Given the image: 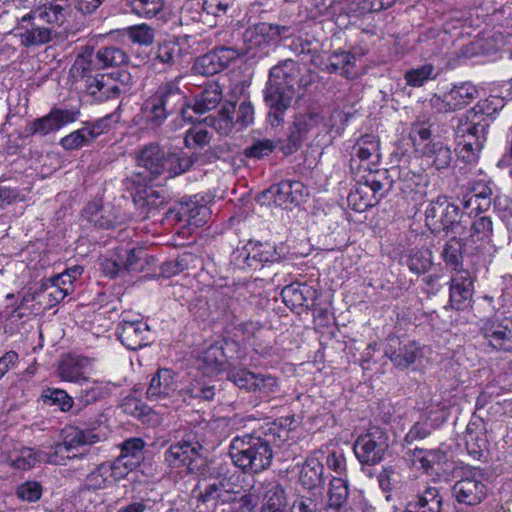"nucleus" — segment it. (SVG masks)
I'll return each mask as SVG.
<instances>
[{
	"label": "nucleus",
	"instance_id": "680f3d73",
	"mask_svg": "<svg viewBox=\"0 0 512 512\" xmlns=\"http://www.w3.org/2000/svg\"><path fill=\"white\" fill-rule=\"evenodd\" d=\"M461 117L478 127V131L480 132L478 139H480V141L478 140V143H475V148H478L481 141L487 140L488 128L492 121H488L484 114L478 113V109L475 106Z\"/></svg>",
	"mask_w": 512,
	"mask_h": 512
},
{
	"label": "nucleus",
	"instance_id": "c85d7f7f",
	"mask_svg": "<svg viewBox=\"0 0 512 512\" xmlns=\"http://www.w3.org/2000/svg\"><path fill=\"white\" fill-rule=\"evenodd\" d=\"M130 188H135V193H133L135 205L144 209L147 214L161 209L167 204L169 199L167 191L163 188L154 189L147 187V184H142L141 186L129 185L128 189Z\"/></svg>",
	"mask_w": 512,
	"mask_h": 512
},
{
	"label": "nucleus",
	"instance_id": "bb28decb",
	"mask_svg": "<svg viewBox=\"0 0 512 512\" xmlns=\"http://www.w3.org/2000/svg\"><path fill=\"white\" fill-rule=\"evenodd\" d=\"M450 303L457 310L470 306L474 293V278L468 270L454 272L450 279Z\"/></svg>",
	"mask_w": 512,
	"mask_h": 512
},
{
	"label": "nucleus",
	"instance_id": "9b49d317",
	"mask_svg": "<svg viewBox=\"0 0 512 512\" xmlns=\"http://www.w3.org/2000/svg\"><path fill=\"white\" fill-rule=\"evenodd\" d=\"M146 396L149 401L161 403L165 407L178 402L181 396L178 374L168 368L158 369L150 380Z\"/></svg>",
	"mask_w": 512,
	"mask_h": 512
},
{
	"label": "nucleus",
	"instance_id": "39448f33",
	"mask_svg": "<svg viewBox=\"0 0 512 512\" xmlns=\"http://www.w3.org/2000/svg\"><path fill=\"white\" fill-rule=\"evenodd\" d=\"M297 65L293 60H285L271 68L264 90V100L269 107L268 117L271 124L279 125L284 112L290 106L294 95L295 72Z\"/></svg>",
	"mask_w": 512,
	"mask_h": 512
},
{
	"label": "nucleus",
	"instance_id": "4be33fe9",
	"mask_svg": "<svg viewBox=\"0 0 512 512\" xmlns=\"http://www.w3.org/2000/svg\"><path fill=\"white\" fill-rule=\"evenodd\" d=\"M287 248L285 245L278 246L269 242L249 241L240 253L248 267L256 268L258 265L264 266L279 262L285 258Z\"/></svg>",
	"mask_w": 512,
	"mask_h": 512
},
{
	"label": "nucleus",
	"instance_id": "13d9d810",
	"mask_svg": "<svg viewBox=\"0 0 512 512\" xmlns=\"http://www.w3.org/2000/svg\"><path fill=\"white\" fill-rule=\"evenodd\" d=\"M387 170H370L369 174L365 178L364 185L369 186L371 193L374 196H378L379 200L384 197L385 192L391 187L392 182L386 176Z\"/></svg>",
	"mask_w": 512,
	"mask_h": 512
},
{
	"label": "nucleus",
	"instance_id": "a211bd4d",
	"mask_svg": "<svg viewBox=\"0 0 512 512\" xmlns=\"http://www.w3.org/2000/svg\"><path fill=\"white\" fill-rule=\"evenodd\" d=\"M296 31L295 24H273L261 22L246 29L243 34V41L246 45V52L268 44L278 37H291Z\"/></svg>",
	"mask_w": 512,
	"mask_h": 512
},
{
	"label": "nucleus",
	"instance_id": "b1692460",
	"mask_svg": "<svg viewBox=\"0 0 512 512\" xmlns=\"http://www.w3.org/2000/svg\"><path fill=\"white\" fill-rule=\"evenodd\" d=\"M79 115V110L53 108L47 115L30 122L25 130L29 135L45 136L75 122Z\"/></svg>",
	"mask_w": 512,
	"mask_h": 512
},
{
	"label": "nucleus",
	"instance_id": "c9c22d12",
	"mask_svg": "<svg viewBox=\"0 0 512 512\" xmlns=\"http://www.w3.org/2000/svg\"><path fill=\"white\" fill-rule=\"evenodd\" d=\"M216 342L207 347L198 359V368L203 374L212 376L217 375L227 368L223 358V351L220 350Z\"/></svg>",
	"mask_w": 512,
	"mask_h": 512
},
{
	"label": "nucleus",
	"instance_id": "a19ab883",
	"mask_svg": "<svg viewBox=\"0 0 512 512\" xmlns=\"http://www.w3.org/2000/svg\"><path fill=\"white\" fill-rule=\"evenodd\" d=\"M292 423L293 418L280 417L271 423H267L258 430L265 434L266 437L272 441V444L281 448L289 440L290 426Z\"/></svg>",
	"mask_w": 512,
	"mask_h": 512
},
{
	"label": "nucleus",
	"instance_id": "f257e3e1",
	"mask_svg": "<svg viewBox=\"0 0 512 512\" xmlns=\"http://www.w3.org/2000/svg\"><path fill=\"white\" fill-rule=\"evenodd\" d=\"M138 171L126 178V185L141 186L160 176L175 178L189 171L191 160L184 151L165 150L157 143H149L139 150L136 157Z\"/></svg>",
	"mask_w": 512,
	"mask_h": 512
},
{
	"label": "nucleus",
	"instance_id": "49530a36",
	"mask_svg": "<svg viewBox=\"0 0 512 512\" xmlns=\"http://www.w3.org/2000/svg\"><path fill=\"white\" fill-rule=\"evenodd\" d=\"M355 56L347 51L334 52L328 59L327 70L329 73H337L346 78H351L354 75L353 67L355 63Z\"/></svg>",
	"mask_w": 512,
	"mask_h": 512
},
{
	"label": "nucleus",
	"instance_id": "9d476101",
	"mask_svg": "<svg viewBox=\"0 0 512 512\" xmlns=\"http://www.w3.org/2000/svg\"><path fill=\"white\" fill-rule=\"evenodd\" d=\"M389 448V437L385 429L373 426L358 436L353 450L357 459L366 465L379 463Z\"/></svg>",
	"mask_w": 512,
	"mask_h": 512
},
{
	"label": "nucleus",
	"instance_id": "37998d69",
	"mask_svg": "<svg viewBox=\"0 0 512 512\" xmlns=\"http://www.w3.org/2000/svg\"><path fill=\"white\" fill-rule=\"evenodd\" d=\"M464 247L465 243L457 237H452L443 247L441 256L446 265L451 267L454 272L465 270L463 268Z\"/></svg>",
	"mask_w": 512,
	"mask_h": 512
},
{
	"label": "nucleus",
	"instance_id": "58836bf2",
	"mask_svg": "<svg viewBox=\"0 0 512 512\" xmlns=\"http://www.w3.org/2000/svg\"><path fill=\"white\" fill-rule=\"evenodd\" d=\"M432 260L433 255L428 248H412L401 259L410 272L417 276L428 272L433 264Z\"/></svg>",
	"mask_w": 512,
	"mask_h": 512
},
{
	"label": "nucleus",
	"instance_id": "393cba45",
	"mask_svg": "<svg viewBox=\"0 0 512 512\" xmlns=\"http://www.w3.org/2000/svg\"><path fill=\"white\" fill-rule=\"evenodd\" d=\"M477 96V88L470 82H464L454 85L442 98H432L431 102L434 107H439L440 111L452 112L470 104Z\"/></svg>",
	"mask_w": 512,
	"mask_h": 512
},
{
	"label": "nucleus",
	"instance_id": "a18cd8bd",
	"mask_svg": "<svg viewBox=\"0 0 512 512\" xmlns=\"http://www.w3.org/2000/svg\"><path fill=\"white\" fill-rule=\"evenodd\" d=\"M347 200L353 210L363 212L375 206L379 202V197L371 193L369 186L359 183L358 186L350 192Z\"/></svg>",
	"mask_w": 512,
	"mask_h": 512
},
{
	"label": "nucleus",
	"instance_id": "2f4dec72",
	"mask_svg": "<svg viewBox=\"0 0 512 512\" xmlns=\"http://www.w3.org/2000/svg\"><path fill=\"white\" fill-rule=\"evenodd\" d=\"M315 296L316 291L307 284L292 283L281 291L283 302L291 308L308 307Z\"/></svg>",
	"mask_w": 512,
	"mask_h": 512
},
{
	"label": "nucleus",
	"instance_id": "5fc2aeb1",
	"mask_svg": "<svg viewBox=\"0 0 512 512\" xmlns=\"http://www.w3.org/2000/svg\"><path fill=\"white\" fill-rule=\"evenodd\" d=\"M145 443L141 438H129L121 444V453L118 457L137 467L143 460Z\"/></svg>",
	"mask_w": 512,
	"mask_h": 512
},
{
	"label": "nucleus",
	"instance_id": "aec40b11",
	"mask_svg": "<svg viewBox=\"0 0 512 512\" xmlns=\"http://www.w3.org/2000/svg\"><path fill=\"white\" fill-rule=\"evenodd\" d=\"M44 23V18L39 15L37 10L31 11L20 19L18 29L21 32L19 36L25 47L46 44L56 36L57 32L53 28L45 27Z\"/></svg>",
	"mask_w": 512,
	"mask_h": 512
},
{
	"label": "nucleus",
	"instance_id": "f704fd0d",
	"mask_svg": "<svg viewBox=\"0 0 512 512\" xmlns=\"http://www.w3.org/2000/svg\"><path fill=\"white\" fill-rule=\"evenodd\" d=\"M89 95L98 101L118 98V89L114 84V78L108 74L95 73L94 78H89L88 85L85 86Z\"/></svg>",
	"mask_w": 512,
	"mask_h": 512
},
{
	"label": "nucleus",
	"instance_id": "69168bd1",
	"mask_svg": "<svg viewBox=\"0 0 512 512\" xmlns=\"http://www.w3.org/2000/svg\"><path fill=\"white\" fill-rule=\"evenodd\" d=\"M92 142L88 137L84 126L78 130L71 132L60 140V145L65 150H77L84 146L90 145Z\"/></svg>",
	"mask_w": 512,
	"mask_h": 512
},
{
	"label": "nucleus",
	"instance_id": "8fccbe9b",
	"mask_svg": "<svg viewBox=\"0 0 512 512\" xmlns=\"http://www.w3.org/2000/svg\"><path fill=\"white\" fill-rule=\"evenodd\" d=\"M125 6L130 9V11L143 18H153L156 17L160 12H162L164 7L163 0H124Z\"/></svg>",
	"mask_w": 512,
	"mask_h": 512
},
{
	"label": "nucleus",
	"instance_id": "cd10ccee",
	"mask_svg": "<svg viewBox=\"0 0 512 512\" xmlns=\"http://www.w3.org/2000/svg\"><path fill=\"white\" fill-rule=\"evenodd\" d=\"M420 151L426 163L439 173L451 168L454 161L453 151L442 141L429 140Z\"/></svg>",
	"mask_w": 512,
	"mask_h": 512
},
{
	"label": "nucleus",
	"instance_id": "c03bdc74",
	"mask_svg": "<svg viewBox=\"0 0 512 512\" xmlns=\"http://www.w3.org/2000/svg\"><path fill=\"white\" fill-rule=\"evenodd\" d=\"M95 57L97 64L101 68L121 66L129 60L126 51L116 45H107L99 48Z\"/></svg>",
	"mask_w": 512,
	"mask_h": 512
},
{
	"label": "nucleus",
	"instance_id": "774afa93",
	"mask_svg": "<svg viewBox=\"0 0 512 512\" xmlns=\"http://www.w3.org/2000/svg\"><path fill=\"white\" fill-rule=\"evenodd\" d=\"M258 503V497L251 493L237 494L229 502L230 512H252Z\"/></svg>",
	"mask_w": 512,
	"mask_h": 512
},
{
	"label": "nucleus",
	"instance_id": "603ef678",
	"mask_svg": "<svg viewBox=\"0 0 512 512\" xmlns=\"http://www.w3.org/2000/svg\"><path fill=\"white\" fill-rule=\"evenodd\" d=\"M41 399L44 404L57 406L62 412L72 409L74 401L68 393L58 388H46L42 391Z\"/></svg>",
	"mask_w": 512,
	"mask_h": 512
},
{
	"label": "nucleus",
	"instance_id": "1a4fd4ad",
	"mask_svg": "<svg viewBox=\"0 0 512 512\" xmlns=\"http://www.w3.org/2000/svg\"><path fill=\"white\" fill-rule=\"evenodd\" d=\"M212 138L213 133L201 124L194 125L185 132L184 145L192 151L190 154L185 152V157L192 161L189 170L195 166L213 163L219 158L210 145Z\"/></svg>",
	"mask_w": 512,
	"mask_h": 512
},
{
	"label": "nucleus",
	"instance_id": "4c0bfd02",
	"mask_svg": "<svg viewBox=\"0 0 512 512\" xmlns=\"http://www.w3.org/2000/svg\"><path fill=\"white\" fill-rule=\"evenodd\" d=\"M417 512H441L443 497L437 487H427L407 502Z\"/></svg>",
	"mask_w": 512,
	"mask_h": 512
},
{
	"label": "nucleus",
	"instance_id": "0e129e2a",
	"mask_svg": "<svg viewBox=\"0 0 512 512\" xmlns=\"http://www.w3.org/2000/svg\"><path fill=\"white\" fill-rule=\"evenodd\" d=\"M127 35L134 43L150 45L154 41L155 31L151 26L143 23L128 27Z\"/></svg>",
	"mask_w": 512,
	"mask_h": 512
},
{
	"label": "nucleus",
	"instance_id": "f3484780",
	"mask_svg": "<svg viewBox=\"0 0 512 512\" xmlns=\"http://www.w3.org/2000/svg\"><path fill=\"white\" fill-rule=\"evenodd\" d=\"M384 353L401 370L409 368L422 356V350L415 341L396 335L386 338Z\"/></svg>",
	"mask_w": 512,
	"mask_h": 512
},
{
	"label": "nucleus",
	"instance_id": "412c9836",
	"mask_svg": "<svg viewBox=\"0 0 512 512\" xmlns=\"http://www.w3.org/2000/svg\"><path fill=\"white\" fill-rule=\"evenodd\" d=\"M149 326L140 318L132 319L129 313H122L116 334L119 341L129 350H137L148 344Z\"/></svg>",
	"mask_w": 512,
	"mask_h": 512
},
{
	"label": "nucleus",
	"instance_id": "6ab92c4d",
	"mask_svg": "<svg viewBox=\"0 0 512 512\" xmlns=\"http://www.w3.org/2000/svg\"><path fill=\"white\" fill-rule=\"evenodd\" d=\"M492 185V181L484 178L473 179L468 182L462 206L469 215L486 212L491 204L496 202L497 197L493 195Z\"/></svg>",
	"mask_w": 512,
	"mask_h": 512
},
{
	"label": "nucleus",
	"instance_id": "79ce46f5",
	"mask_svg": "<svg viewBox=\"0 0 512 512\" xmlns=\"http://www.w3.org/2000/svg\"><path fill=\"white\" fill-rule=\"evenodd\" d=\"M221 99L222 91L220 86L217 83H211L195 96L194 104L190 108L195 113L203 114L216 108Z\"/></svg>",
	"mask_w": 512,
	"mask_h": 512
},
{
	"label": "nucleus",
	"instance_id": "c756f323",
	"mask_svg": "<svg viewBox=\"0 0 512 512\" xmlns=\"http://www.w3.org/2000/svg\"><path fill=\"white\" fill-rule=\"evenodd\" d=\"M465 445L468 454L475 460H481L488 450V440L482 420L470 421L466 428Z\"/></svg>",
	"mask_w": 512,
	"mask_h": 512
},
{
	"label": "nucleus",
	"instance_id": "e2e57ef3",
	"mask_svg": "<svg viewBox=\"0 0 512 512\" xmlns=\"http://www.w3.org/2000/svg\"><path fill=\"white\" fill-rule=\"evenodd\" d=\"M217 346L223 351L224 362L227 366L232 365V361L243 358L240 343L232 338H222L215 341Z\"/></svg>",
	"mask_w": 512,
	"mask_h": 512
},
{
	"label": "nucleus",
	"instance_id": "864d4df0",
	"mask_svg": "<svg viewBox=\"0 0 512 512\" xmlns=\"http://www.w3.org/2000/svg\"><path fill=\"white\" fill-rule=\"evenodd\" d=\"M437 76L438 72H436L434 65L426 63L406 71L404 79L409 86L421 87L427 81L436 79Z\"/></svg>",
	"mask_w": 512,
	"mask_h": 512
},
{
	"label": "nucleus",
	"instance_id": "ddd939ff",
	"mask_svg": "<svg viewBox=\"0 0 512 512\" xmlns=\"http://www.w3.org/2000/svg\"><path fill=\"white\" fill-rule=\"evenodd\" d=\"M254 108L249 101H242L238 108L235 103L223 105L218 112V117L209 116L205 121H210L211 125L220 134L228 135L235 124H239L241 128L247 127L253 122Z\"/></svg>",
	"mask_w": 512,
	"mask_h": 512
},
{
	"label": "nucleus",
	"instance_id": "20e7f679",
	"mask_svg": "<svg viewBox=\"0 0 512 512\" xmlns=\"http://www.w3.org/2000/svg\"><path fill=\"white\" fill-rule=\"evenodd\" d=\"M277 445L259 430L252 434L235 436L229 446V455L234 465L244 473H260L267 469Z\"/></svg>",
	"mask_w": 512,
	"mask_h": 512
},
{
	"label": "nucleus",
	"instance_id": "4d7b16f0",
	"mask_svg": "<svg viewBox=\"0 0 512 512\" xmlns=\"http://www.w3.org/2000/svg\"><path fill=\"white\" fill-rule=\"evenodd\" d=\"M155 55L156 59L161 63L173 66L180 62L182 49L175 41H164L157 46Z\"/></svg>",
	"mask_w": 512,
	"mask_h": 512
},
{
	"label": "nucleus",
	"instance_id": "dca6fc26",
	"mask_svg": "<svg viewBox=\"0 0 512 512\" xmlns=\"http://www.w3.org/2000/svg\"><path fill=\"white\" fill-rule=\"evenodd\" d=\"M321 116L317 112H309L297 116L288 128L287 133L277 141L281 151L285 155L295 153L302 146L308 132L317 126Z\"/></svg>",
	"mask_w": 512,
	"mask_h": 512
},
{
	"label": "nucleus",
	"instance_id": "2eb2a0df",
	"mask_svg": "<svg viewBox=\"0 0 512 512\" xmlns=\"http://www.w3.org/2000/svg\"><path fill=\"white\" fill-rule=\"evenodd\" d=\"M244 53H247L246 49L216 46L211 51L198 57L193 69L200 75L213 76L226 69L232 61L236 60Z\"/></svg>",
	"mask_w": 512,
	"mask_h": 512
},
{
	"label": "nucleus",
	"instance_id": "e433bc0d",
	"mask_svg": "<svg viewBox=\"0 0 512 512\" xmlns=\"http://www.w3.org/2000/svg\"><path fill=\"white\" fill-rule=\"evenodd\" d=\"M95 54L92 46L82 47L72 66V72L85 81V86L88 85L89 78L95 77L94 71L101 68L97 64Z\"/></svg>",
	"mask_w": 512,
	"mask_h": 512
},
{
	"label": "nucleus",
	"instance_id": "f03ea898",
	"mask_svg": "<svg viewBox=\"0 0 512 512\" xmlns=\"http://www.w3.org/2000/svg\"><path fill=\"white\" fill-rule=\"evenodd\" d=\"M98 440V435L91 430L70 426L63 431V441L52 446L49 452L36 451L27 447L10 455L9 462L12 467L20 470H29L40 462L65 465L66 460L77 457L74 450L96 443Z\"/></svg>",
	"mask_w": 512,
	"mask_h": 512
},
{
	"label": "nucleus",
	"instance_id": "72a5a7b5",
	"mask_svg": "<svg viewBox=\"0 0 512 512\" xmlns=\"http://www.w3.org/2000/svg\"><path fill=\"white\" fill-rule=\"evenodd\" d=\"M37 11L45 23L60 27L71 16L72 3L71 0H52Z\"/></svg>",
	"mask_w": 512,
	"mask_h": 512
},
{
	"label": "nucleus",
	"instance_id": "6e6552de",
	"mask_svg": "<svg viewBox=\"0 0 512 512\" xmlns=\"http://www.w3.org/2000/svg\"><path fill=\"white\" fill-rule=\"evenodd\" d=\"M425 224L432 234L453 231L460 223L459 206L452 203L446 196H438L428 202L425 207Z\"/></svg>",
	"mask_w": 512,
	"mask_h": 512
},
{
	"label": "nucleus",
	"instance_id": "a878e982",
	"mask_svg": "<svg viewBox=\"0 0 512 512\" xmlns=\"http://www.w3.org/2000/svg\"><path fill=\"white\" fill-rule=\"evenodd\" d=\"M479 133L478 127L462 117L459 118L458 124L455 127V135L459 146H461L459 151L460 157L467 163L475 162L484 147L486 141H481L479 147L475 148V143H478L479 140Z\"/></svg>",
	"mask_w": 512,
	"mask_h": 512
},
{
	"label": "nucleus",
	"instance_id": "f8f14e48",
	"mask_svg": "<svg viewBox=\"0 0 512 512\" xmlns=\"http://www.w3.org/2000/svg\"><path fill=\"white\" fill-rule=\"evenodd\" d=\"M480 334L497 352L512 353V318L495 315L483 321Z\"/></svg>",
	"mask_w": 512,
	"mask_h": 512
},
{
	"label": "nucleus",
	"instance_id": "423d86ee",
	"mask_svg": "<svg viewBox=\"0 0 512 512\" xmlns=\"http://www.w3.org/2000/svg\"><path fill=\"white\" fill-rule=\"evenodd\" d=\"M210 422L202 419L190 423V431L185 438L170 445L164 453V462L170 468H189L199 457L203 456L205 445L210 441Z\"/></svg>",
	"mask_w": 512,
	"mask_h": 512
},
{
	"label": "nucleus",
	"instance_id": "5701e85b",
	"mask_svg": "<svg viewBox=\"0 0 512 512\" xmlns=\"http://www.w3.org/2000/svg\"><path fill=\"white\" fill-rule=\"evenodd\" d=\"M307 195L308 190L302 182L288 180L272 185L263 191L259 198L272 201L276 206L286 209L290 205H299Z\"/></svg>",
	"mask_w": 512,
	"mask_h": 512
},
{
	"label": "nucleus",
	"instance_id": "4468645a",
	"mask_svg": "<svg viewBox=\"0 0 512 512\" xmlns=\"http://www.w3.org/2000/svg\"><path fill=\"white\" fill-rule=\"evenodd\" d=\"M480 469L463 473L460 480L452 487V495L456 502L466 506H476L487 497V486L483 482Z\"/></svg>",
	"mask_w": 512,
	"mask_h": 512
},
{
	"label": "nucleus",
	"instance_id": "0eeeda50",
	"mask_svg": "<svg viewBox=\"0 0 512 512\" xmlns=\"http://www.w3.org/2000/svg\"><path fill=\"white\" fill-rule=\"evenodd\" d=\"M199 494L197 500L208 510L215 511L219 506L228 504L234 500L242 489L239 484V475L231 473L222 467L214 474L198 485Z\"/></svg>",
	"mask_w": 512,
	"mask_h": 512
},
{
	"label": "nucleus",
	"instance_id": "338daca9",
	"mask_svg": "<svg viewBox=\"0 0 512 512\" xmlns=\"http://www.w3.org/2000/svg\"><path fill=\"white\" fill-rule=\"evenodd\" d=\"M278 390V381L271 375L256 373L253 386L250 392L263 395H270Z\"/></svg>",
	"mask_w": 512,
	"mask_h": 512
},
{
	"label": "nucleus",
	"instance_id": "09e8293b",
	"mask_svg": "<svg viewBox=\"0 0 512 512\" xmlns=\"http://www.w3.org/2000/svg\"><path fill=\"white\" fill-rule=\"evenodd\" d=\"M70 293V288L59 287L58 284H55L50 279H46L42 282L41 288L36 294L51 308L60 303Z\"/></svg>",
	"mask_w": 512,
	"mask_h": 512
},
{
	"label": "nucleus",
	"instance_id": "3c124183",
	"mask_svg": "<svg viewBox=\"0 0 512 512\" xmlns=\"http://www.w3.org/2000/svg\"><path fill=\"white\" fill-rule=\"evenodd\" d=\"M493 234V222L490 216L475 214L469 229L471 242L490 241Z\"/></svg>",
	"mask_w": 512,
	"mask_h": 512
},
{
	"label": "nucleus",
	"instance_id": "bf43d9fd",
	"mask_svg": "<svg viewBox=\"0 0 512 512\" xmlns=\"http://www.w3.org/2000/svg\"><path fill=\"white\" fill-rule=\"evenodd\" d=\"M109 469L105 462L99 464L85 479V485L90 490L105 489L113 484Z\"/></svg>",
	"mask_w": 512,
	"mask_h": 512
},
{
	"label": "nucleus",
	"instance_id": "052dcab7",
	"mask_svg": "<svg viewBox=\"0 0 512 512\" xmlns=\"http://www.w3.org/2000/svg\"><path fill=\"white\" fill-rule=\"evenodd\" d=\"M256 373L247 368L230 367L227 372V379L240 389L250 392Z\"/></svg>",
	"mask_w": 512,
	"mask_h": 512
},
{
	"label": "nucleus",
	"instance_id": "473e14b6",
	"mask_svg": "<svg viewBox=\"0 0 512 512\" xmlns=\"http://www.w3.org/2000/svg\"><path fill=\"white\" fill-rule=\"evenodd\" d=\"M323 473L324 467L317 458H307L300 470L299 482L307 490L322 488L325 484Z\"/></svg>",
	"mask_w": 512,
	"mask_h": 512
},
{
	"label": "nucleus",
	"instance_id": "7c9ffc66",
	"mask_svg": "<svg viewBox=\"0 0 512 512\" xmlns=\"http://www.w3.org/2000/svg\"><path fill=\"white\" fill-rule=\"evenodd\" d=\"M89 366L90 360L87 357L68 355L59 363L58 375L69 382L87 381L85 374Z\"/></svg>",
	"mask_w": 512,
	"mask_h": 512
},
{
	"label": "nucleus",
	"instance_id": "ea45409f",
	"mask_svg": "<svg viewBox=\"0 0 512 512\" xmlns=\"http://www.w3.org/2000/svg\"><path fill=\"white\" fill-rule=\"evenodd\" d=\"M354 154L360 161V167L371 170L370 164L379 160V143L372 135H365L354 146Z\"/></svg>",
	"mask_w": 512,
	"mask_h": 512
},
{
	"label": "nucleus",
	"instance_id": "7ed1b4c3",
	"mask_svg": "<svg viewBox=\"0 0 512 512\" xmlns=\"http://www.w3.org/2000/svg\"><path fill=\"white\" fill-rule=\"evenodd\" d=\"M190 104L185 92L177 81L162 83L155 92L145 100L141 115L149 128L160 127L166 119L176 115L173 122L180 124L191 117L187 116Z\"/></svg>",
	"mask_w": 512,
	"mask_h": 512
},
{
	"label": "nucleus",
	"instance_id": "6e6d98bb",
	"mask_svg": "<svg viewBox=\"0 0 512 512\" xmlns=\"http://www.w3.org/2000/svg\"><path fill=\"white\" fill-rule=\"evenodd\" d=\"M348 494L347 482L341 477H334L329 484L328 506L339 509L346 502Z\"/></svg>",
	"mask_w": 512,
	"mask_h": 512
},
{
	"label": "nucleus",
	"instance_id": "de8ad7c7",
	"mask_svg": "<svg viewBox=\"0 0 512 512\" xmlns=\"http://www.w3.org/2000/svg\"><path fill=\"white\" fill-rule=\"evenodd\" d=\"M286 510L287 501L284 488L278 483L271 484L264 495L262 512H286Z\"/></svg>",
	"mask_w": 512,
	"mask_h": 512
}]
</instances>
